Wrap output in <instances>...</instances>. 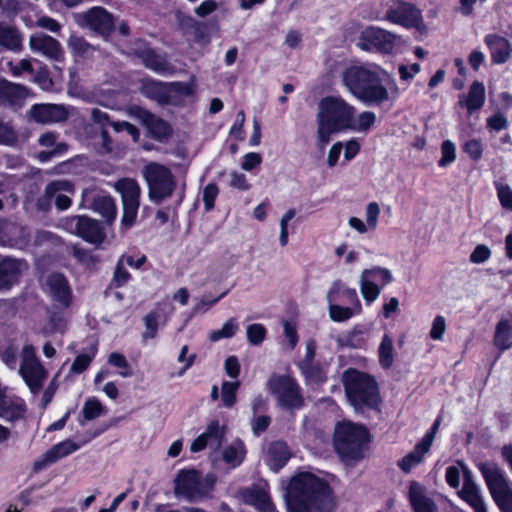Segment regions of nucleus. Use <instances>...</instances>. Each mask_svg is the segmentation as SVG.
Segmentation results:
<instances>
[{
    "instance_id": "obj_5",
    "label": "nucleus",
    "mask_w": 512,
    "mask_h": 512,
    "mask_svg": "<svg viewBox=\"0 0 512 512\" xmlns=\"http://www.w3.org/2000/svg\"><path fill=\"white\" fill-rule=\"evenodd\" d=\"M489 493L501 512H512V487L500 466L491 461L478 464Z\"/></svg>"
},
{
    "instance_id": "obj_13",
    "label": "nucleus",
    "mask_w": 512,
    "mask_h": 512,
    "mask_svg": "<svg viewBox=\"0 0 512 512\" xmlns=\"http://www.w3.org/2000/svg\"><path fill=\"white\" fill-rule=\"evenodd\" d=\"M73 19L82 28H89L102 36H108L114 29L112 15L102 7H93L76 13Z\"/></svg>"
},
{
    "instance_id": "obj_59",
    "label": "nucleus",
    "mask_w": 512,
    "mask_h": 512,
    "mask_svg": "<svg viewBox=\"0 0 512 512\" xmlns=\"http://www.w3.org/2000/svg\"><path fill=\"white\" fill-rule=\"evenodd\" d=\"M91 120L93 121L95 127L93 130L106 129L107 126H110L109 115L106 112L101 111L98 108H93L91 110Z\"/></svg>"
},
{
    "instance_id": "obj_48",
    "label": "nucleus",
    "mask_w": 512,
    "mask_h": 512,
    "mask_svg": "<svg viewBox=\"0 0 512 512\" xmlns=\"http://www.w3.org/2000/svg\"><path fill=\"white\" fill-rule=\"evenodd\" d=\"M195 82H171L167 83V90L169 95V103L171 102L172 94H178L181 96H191L194 92Z\"/></svg>"
},
{
    "instance_id": "obj_21",
    "label": "nucleus",
    "mask_w": 512,
    "mask_h": 512,
    "mask_svg": "<svg viewBox=\"0 0 512 512\" xmlns=\"http://www.w3.org/2000/svg\"><path fill=\"white\" fill-rule=\"evenodd\" d=\"M440 424V419H437L429 432L416 446L415 448L403 457L398 465L406 473L410 472L412 467L421 462L423 455L429 450L433 437Z\"/></svg>"
},
{
    "instance_id": "obj_25",
    "label": "nucleus",
    "mask_w": 512,
    "mask_h": 512,
    "mask_svg": "<svg viewBox=\"0 0 512 512\" xmlns=\"http://www.w3.org/2000/svg\"><path fill=\"white\" fill-rule=\"evenodd\" d=\"M27 268L25 262L13 258L0 259V289H9Z\"/></svg>"
},
{
    "instance_id": "obj_42",
    "label": "nucleus",
    "mask_w": 512,
    "mask_h": 512,
    "mask_svg": "<svg viewBox=\"0 0 512 512\" xmlns=\"http://www.w3.org/2000/svg\"><path fill=\"white\" fill-rule=\"evenodd\" d=\"M376 123V114L372 111H363L357 118L352 117L351 126L348 130L367 132Z\"/></svg>"
},
{
    "instance_id": "obj_29",
    "label": "nucleus",
    "mask_w": 512,
    "mask_h": 512,
    "mask_svg": "<svg viewBox=\"0 0 512 512\" xmlns=\"http://www.w3.org/2000/svg\"><path fill=\"white\" fill-rule=\"evenodd\" d=\"M484 41L490 49L493 63L503 64L510 58L512 48L507 39L496 34H489Z\"/></svg>"
},
{
    "instance_id": "obj_39",
    "label": "nucleus",
    "mask_w": 512,
    "mask_h": 512,
    "mask_svg": "<svg viewBox=\"0 0 512 512\" xmlns=\"http://www.w3.org/2000/svg\"><path fill=\"white\" fill-rule=\"evenodd\" d=\"M143 93L160 103H169L167 83L150 81L143 85Z\"/></svg>"
},
{
    "instance_id": "obj_28",
    "label": "nucleus",
    "mask_w": 512,
    "mask_h": 512,
    "mask_svg": "<svg viewBox=\"0 0 512 512\" xmlns=\"http://www.w3.org/2000/svg\"><path fill=\"white\" fill-rule=\"evenodd\" d=\"M386 17L391 22L406 27H418L421 21L419 10L408 3H402L396 8L389 10Z\"/></svg>"
},
{
    "instance_id": "obj_57",
    "label": "nucleus",
    "mask_w": 512,
    "mask_h": 512,
    "mask_svg": "<svg viewBox=\"0 0 512 512\" xmlns=\"http://www.w3.org/2000/svg\"><path fill=\"white\" fill-rule=\"evenodd\" d=\"M301 369L306 378L311 381L323 382L325 380V375L321 368L312 363H302Z\"/></svg>"
},
{
    "instance_id": "obj_46",
    "label": "nucleus",
    "mask_w": 512,
    "mask_h": 512,
    "mask_svg": "<svg viewBox=\"0 0 512 512\" xmlns=\"http://www.w3.org/2000/svg\"><path fill=\"white\" fill-rule=\"evenodd\" d=\"M0 357L3 363L12 370L19 368L20 352L14 344L7 345L1 352Z\"/></svg>"
},
{
    "instance_id": "obj_17",
    "label": "nucleus",
    "mask_w": 512,
    "mask_h": 512,
    "mask_svg": "<svg viewBox=\"0 0 512 512\" xmlns=\"http://www.w3.org/2000/svg\"><path fill=\"white\" fill-rule=\"evenodd\" d=\"M130 115L138 119L148 129L151 137L158 141L165 140L171 134L168 123L143 108H132Z\"/></svg>"
},
{
    "instance_id": "obj_50",
    "label": "nucleus",
    "mask_w": 512,
    "mask_h": 512,
    "mask_svg": "<svg viewBox=\"0 0 512 512\" xmlns=\"http://www.w3.org/2000/svg\"><path fill=\"white\" fill-rule=\"evenodd\" d=\"M108 363L114 367L121 369L119 375L126 378L132 375L131 367L126 357L118 352H112L108 357Z\"/></svg>"
},
{
    "instance_id": "obj_12",
    "label": "nucleus",
    "mask_w": 512,
    "mask_h": 512,
    "mask_svg": "<svg viewBox=\"0 0 512 512\" xmlns=\"http://www.w3.org/2000/svg\"><path fill=\"white\" fill-rule=\"evenodd\" d=\"M214 482L206 478L201 479L195 470H182L175 479V495L182 496L189 501H197L207 496Z\"/></svg>"
},
{
    "instance_id": "obj_63",
    "label": "nucleus",
    "mask_w": 512,
    "mask_h": 512,
    "mask_svg": "<svg viewBox=\"0 0 512 512\" xmlns=\"http://www.w3.org/2000/svg\"><path fill=\"white\" fill-rule=\"evenodd\" d=\"M36 26L52 33H58L61 30V24L49 16L39 17L36 20Z\"/></svg>"
},
{
    "instance_id": "obj_23",
    "label": "nucleus",
    "mask_w": 512,
    "mask_h": 512,
    "mask_svg": "<svg viewBox=\"0 0 512 512\" xmlns=\"http://www.w3.org/2000/svg\"><path fill=\"white\" fill-rule=\"evenodd\" d=\"M224 438V431L217 421L209 424L206 431L199 435L191 444L190 451L195 453L209 446L213 450H218Z\"/></svg>"
},
{
    "instance_id": "obj_61",
    "label": "nucleus",
    "mask_w": 512,
    "mask_h": 512,
    "mask_svg": "<svg viewBox=\"0 0 512 512\" xmlns=\"http://www.w3.org/2000/svg\"><path fill=\"white\" fill-rule=\"evenodd\" d=\"M491 250L488 246L479 244L475 247L470 255V261L475 264H480L489 259Z\"/></svg>"
},
{
    "instance_id": "obj_34",
    "label": "nucleus",
    "mask_w": 512,
    "mask_h": 512,
    "mask_svg": "<svg viewBox=\"0 0 512 512\" xmlns=\"http://www.w3.org/2000/svg\"><path fill=\"white\" fill-rule=\"evenodd\" d=\"M92 208L99 213L110 224L116 217V205L108 195L98 194L94 197Z\"/></svg>"
},
{
    "instance_id": "obj_14",
    "label": "nucleus",
    "mask_w": 512,
    "mask_h": 512,
    "mask_svg": "<svg viewBox=\"0 0 512 512\" xmlns=\"http://www.w3.org/2000/svg\"><path fill=\"white\" fill-rule=\"evenodd\" d=\"M69 115V107L54 103L34 104L27 112L29 120L43 125L65 122Z\"/></svg>"
},
{
    "instance_id": "obj_31",
    "label": "nucleus",
    "mask_w": 512,
    "mask_h": 512,
    "mask_svg": "<svg viewBox=\"0 0 512 512\" xmlns=\"http://www.w3.org/2000/svg\"><path fill=\"white\" fill-rule=\"evenodd\" d=\"M409 500L414 512H437V506L427 497L423 487L417 482L410 485Z\"/></svg>"
},
{
    "instance_id": "obj_30",
    "label": "nucleus",
    "mask_w": 512,
    "mask_h": 512,
    "mask_svg": "<svg viewBox=\"0 0 512 512\" xmlns=\"http://www.w3.org/2000/svg\"><path fill=\"white\" fill-rule=\"evenodd\" d=\"M0 46L12 52H20L23 48L20 30L14 25L0 22Z\"/></svg>"
},
{
    "instance_id": "obj_2",
    "label": "nucleus",
    "mask_w": 512,
    "mask_h": 512,
    "mask_svg": "<svg viewBox=\"0 0 512 512\" xmlns=\"http://www.w3.org/2000/svg\"><path fill=\"white\" fill-rule=\"evenodd\" d=\"M356 109L339 96H326L318 103L316 114V144L323 149L333 134L346 131L351 126Z\"/></svg>"
},
{
    "instance_id": "obj_4",
    "label": "nucleus",
    "mask_w": 512,
    "mask_h": 512,
    "mask_svg": "<svg viewBox=\"0 0 512 512\" xmlns=\"http://www.w3.org/2000/svg\"><path fill=\"white\" fill-rule=\"evenodd\" d=\"M343 385L349 402L356 410L377 406L379 402L378 387L376 381L369 375L349 369L343 375Z\"/></svg>"
},
{
    "instance_id": "obj_36",
    "label": "nucleus",
    "mask_w": 512,
    "mask_h": 512,
    "mask_svg": "<svg viewBox=\"0 0 512 512\" xmlns=\"http://www.w3.org/2000/svg\"><path fill=\"white\" fill-rule=\"evenodd\" d=\"M142 63L147 67L158 73L170 71V64L167 60L156 54L153 50H144L140 54Z\"/></svg>"
},
{
    "instance_id": "obj_26",
    "label": "nucleus",
    "mask_w": 512,
    "mask_h": 512,
    "mask_svg": "<svg viewBox=\"0 0 512 512\" xmlns=\"http://www.w3.org/2000/svg\"><path fill=\"white\" fill-rule=\"evenodd\" d=\"M59 192L74 193V184L65 179L54 180L48 183L45 187L44 193L39 196L36 201L37 209L43 212L49 211L55 193Z\"/></svg>"
},
{
    "instance_id": "obj_19",
    "label": "nucleus",
    "mask_w": 512,
    "mask_h": 512,
    "mask_svg": "<svg viewBox=\"0 0 512 512\" xmlns=\"http://www.w3.org/2000/svg\"><path fill=\"white\" fill-rule=\"evenodd\" d=\"M79 449V445L72 440H65L58 444L53 445L49 450L38 457L34 464L33 470L39 472L47 466L55 463L59 459L68 456Z\"/></svg>"
},
{
    "instance_id": "obj_55",
    "label": "nucleus",
    "mask_w": 512,
    "mask_h": 512,
    "mask_svg": "<svg viewBox=\"0 0 512 512\" xmlns=\"http://www.w3.org/2000/svg\"><path fill=\"white\" fill-rule=\"evenodd\" d=\"M246 333L248 341L253 345H258L265 339L266 329L261 324H251L247 327Z\"/></svg>"
},
{
    "instance_id": "obj_60",
    "label": "nucleus",
    "mask_w": 512,
    "mask_h": 512,
    "mask_svg": "<svg viewBox=\"0 0 512 512\" xmlns=\"http://www.w3.org/2000/svg\"><path fill=\"white\" fill-rule=\"evenodd\" d=\"M497 196L503 208L512 210V190L508 185H497Z\"/></svg>"
},
{
    "instance_id": "obj_38",
    "label": "nucleus",
    "mask_w": 512,
    "mask_h": 512,
    "mask_svg": "<svg viewBox=\"0 0 512 512\" xmlns=\"http://www.w3.org/2000/svg\"><path fill=\"white\" fill-rule=\"evenodd\" d=\"M360 290L367 302L375 301L380 295V288L372 281L371 272L362 271L360 275Z\"/></svg>"
},
{
    "instance_id": "obj_11",
    "label": "nucleus",
    "mask_w": 512,
    "mask_h": 512,
    "mask_svg": "<svg viewBox=\"0 0 512 512\" xmlns=\"http://www.w3.org/2000/svg\"><path fill=\"white\" fill-rule=\"evenodd\" d=\"M114 188L121 194L123 212L121 225L128 229L136 221L140 205L141 188L132 178H122L114 184Z\"/></svg>"
},
{
    "instance_id": "obj_33",
    "label": "nucleus",
    "mask_w": 512,
    "mask_h": 512,
    "mask_svg": "<svg viewBox=\"0 0 512 512\" xmlns=\"http://www.w3.org/2000/svg\"><path fill=\"white\" fill-rule=\"evenodd\" d=\"M269 462L272 469L277 472L289 460L291 454L286 443L276 441L270 444L268 449Z\"/></svg>"
},
{
    "instance_id": "obj_49",
    "label": "nucleus",
    "mask_w": 512,
    "mask_h": 512,
    "mask_svg": "<svg viewBox=\"0 0 512 512\" xmlns=\"http://www.w3.org/2000/svg\"><path fill=\"white\" fill-rule=\"evenodd\" d=\"M158 319L159 314L156 311H151L144 317L143 321L145 325V331L142 334L143 341L156 337L158 331Z\"/></svg>"
},
{
    "instance_id": "obj_47",
    "label": "nucleus",
    "mask_w": 512,
    "mask_h": 512,
    "mask_svg": "<svg viewBox=\"0 0 512 512\" xmlns=\"http://www.w3.org/2000/svg\"><path fill=\"white\" fill-rule=\"evenodd\" d=\"M18 142V134L11 122L0 118V145L14 146Z\"/></svg>"
},
{
    "instance_id": "obj_20",
    "label": "nucleus",
    "mask_w": 512,
    "mask_h": 512,
    "mask_svg": "<svg viewBox=\"0 0 512 512\" xmlns=\"http://www.w3.org/2000/svg\"><path fill=\"white\" fill-rule=\"evenodd\" d=\"M28 96V89L4 78L0 79V106L20 107Z\"/></svg>"
},
{
    "instance_id": "obj_40",
    "label": "nucleus",
    "mask_w": 512,
    "mask_h": 512,
    "mask_svg": "<svg viewBox=\"0 0 512 512\" xmlns=\"http://www.w3.org/2000/svg\"><path fill=\"white\" fill-rule=\"evenodd\" d=\"M393 351L394 347L392 338L389 335H384L378 350L379 363L382 368L388 369L392 366L394 362Z\"/></svg>"
},
{
    "instance_id": "obj_64",
    "label": "nucleus",
    "mask_w": 512,
    "mask_h": 512,
    "mask_svg": "<svg viewBox=\"0 0 512 512\" xmlns=\"http://www.w3.org/2000/svg\"><path fill=\"white\" fill-rule=\"evenodd\" d=\"M446 330V320L443 316H437L432 324V328L430 331V337L434 340H439L443 338V335Z\"/></svg>"
},
{
    "instance_id": "obj_15",
    "label": "nucleus",
    "mask_w": 512,
    "mask_h": 512,
    "mask_svg": "<svg viewBox=\"0 0 512 512\" xmlns=\"http://www.w3.org/2000/svg\"><path fill=\"white\" fill-rule=\"evenodd\" d=\"M29 48L49 60L61 62L64 59V50L58 40L43 33L35 32L30 35Z\"/></svg>"
},
{
    "instance_id": "obj_1",
    "label": "nucleus",
    "mask_w": 512,
    "mask_h": 512,
    "mask_svg": "<svg viewBox=\"0 0 512 512\" xmlns=\"http://www.w3.org/2000/svg\"><path fill=\"white\" fill-rule=\"evenodd\" d=\"M289 512H333L335 501L328 484L311 473L294 476L285 493Z\"/></svg>"
},
{
    "instance_id": "obj_6",
    "label": "nucleus",
    "mask_w": 512,
    "mask_h": 512,
    "mask_svg": "<svg viewBox=\"0 0 512 512\" xmlns=\"http://www.w3.org/2000/svg\"><path fill=\"white\" fill-rule=\"evenodd\" d=\"M368 432L360 425L352 422H342L335 427L334 446L342 457L359 459L367 442Z\"/></svg>"
},
{
    "instance_id": "obj_3",
    "label": "nucleus",
    "mask_w": 512,
    "mask_h": 512,
    "mask_svg": "<svg viewBox=\"0 0 512 512\" xmlns=\"http://www.w3.org/2000/svg\"><path fill=\"white\" fill-rule=\"evenodd\" d=\"M342 81L349 92L368 105H380L390 99L378 70L352 66L342 74Z\"/></svg>"
},
{
    "instance_id": "obj_27",
    "label": "nucleus",
    "mask_w": 512,
    "mask_h": 512,
    "mask_svg": "<svg viewBox=\"0 0 512 512\" xmlns=\"http://www.w3.org/2000/svg\"><path fill=\"white\" fill-rule=\"evenodd\" d=\"M26 229L6 219L0 220V241L9 246H21L27 241Z\"/></svg>"
},
{
    "instance_id": "obj_35",
    "label": "nucleus",
    "mask_w": 512,
    "mask_h": 512,
    "mask_svg": "<svg viewBox=\"0 0 512 512\" xmlns=\"http://www.w3.org/2000/svg\"><path fill=\"white\" fill-rule=\"evenodd\" d=\"M494 343L501 350L508 349L512 345V316L502 319L496 326Z\"/></svg>"
},
{
    "instance_id": "obj_41",
    "label": "nucleus",
    "mask_w": 512,
    "mask_h": 512,
    "mask_svg": "<svg viewBox=\"0 0 512 512\" xmlns=\"http://www.w3.org/2000/svg\"><path fill=\"white\" fill-rule=\"evenodd\" d=\"M92 140L101 154H110L114 151V142L106 129L93 130Z\"/></svg>"
},
{
    "instance_id": "obj_32",
    "label": "nucleus",
    "mask_w": 512,
    "mask_h": 512,
    "mask_svg": "<svg viewBox=\"0 0 512 512\" xmlns=\"http://www.w3.org/2000/svg\"><path fill=\"white\" fill-rule=\"evenodd\" d=\"M485 103V87L483 83L475 81L469 88L468 94L462 96L459 104L467 109L469 114L479 110Z\"/></svg>"
},
{
    "instance_id": "obj_51",
    "label": "nucleus",
    "mask_w": 512,
    "mask_h": 512,
    "mask_svg": "<svg viewBox=\"0 0 512 512\" xmlns=\"http://www.w3.org/2000/svg\"><path fill=\"white\" fill-rule=\"evenodd\" d=\"M237 330L238 324L234 319H229L226 323H224L220 330L212 331L209 335V339L212 342H216L223 338H231L235 335Z\"/></svg>"
},
{
    "instance_id": "obj_37",
    "label": "nucleus",
    "mask_w": 512,
    "mask_h": 512,
    "mask_svg": "<svg viewBox=\"0 0 512 512\" xmlns=\"http://www.w3.org/2000/svg\"><path fill=\"white\" fill-rule=\"evenodd\" d=\"M68 48L76 58H87L93 55L94 46L88 43L82 36L71 35L67 40Z\"/></svg>"
},
{
    "instance_id": "obj_58",
    "label": "nucleus",
    "mask_w": 512,
    "mask_h": 512,
    "mask_svg": "<svg viewBox=\"0 0 512 512\" xmlns=\"http://www.w3.org/2000/svg\"><path fill=\"white\" fill-rule=\"evenodd\" d=\"M110 126L113 128L115 132L126 131L131 135L134 142H137L140 137L139 130L133 124L127 121H113L110 123Z\"/></svg>"
},
{
    "instance_id": "obj_45",
    "label": "nucleus",
    "mask_w": 512,
    "mask_h": 512,
    "mask_svg": "<svg viewBox=\"0 0 512 512\" xmlns=\"http://www.w3.org/2000/svg\"><path fill=\"white\" fill-rule=\"evenodd\" d=\"M250 501L260 512H273V504L264 490L255 489L251 491Z\"/></svg>"
},
{
    "instance_id": "obj_56",
    "label": "nucleus",
    "mask_w": 512,
    "mask_h": 512,
    "mask_svg": "<svg viewBox=\"0 0 512 512\" xmlns=\"http://www.w3.org/2000/svg\"><path fill=\"white\" fill-rule=\"evenodd\" d=\"M380 215V206L376 202H370L366 207L365 220L366 225L370 230H375L378 224V217Z\"/></svg>"
},
{
    "instance_id": "obj_22",
    "label": "nucleus",
    "mask_w": 512,
    "mask_h": 512,
    "mask_svg": "<svg viewBox=\"0 0 512 512\" xmlns=\"http://www.w3.org/2000/svg\"><path fill=\"white\" fill-rule=\"evenodd\" d=\"M46 287L52 299L63 307L71 301V289L66 277L60 273H52L46 279Z\"/></svg>"
},
{
    "instance_id": "obj_18",
    "label": "nucleus",
    "mask_w": 512,
    "mask_h": 512,
    "mask_svg": "<svg viewBox=\"0 0 512 512\" xmlns=\"http://www.w3.org/2000/svg\"><path fill=\"white\" fill-rule=\"evenodd\" d=\"M342 289V282L337 280L333 282L330 290L327 293V301L329 303V316L334 322H343L347 321L351 317L361 312V308L352 307H343L337 302H339V293Z\"/></svg>"
},
{
    "instance_id": "obj_7",
    "label": "nucleus",
    "mask_w": 512,
    "mask_h": 512,
    "mask_svg": "<svg viewBox=\"0 0 512 512\" xmlns=\"http://www.w3.org/2000/svg\"><path fill=\"white\" fill-rule=\"evenodd\" d=\"M143 177L148 187V197L156 204L170 198L176 189L177 183L173 173L162 164H147L143 169Z\"/></svg>"
},
{
    "instance_id": "obj_54",
    "label": "nucleus",
    "mask_w": 512,
    "mask_h": 512,
    "mask_svg": "<svg viewBox=\"0 0 512 512\" xmlns=\"http://www.w3.org/2000/svg\"><path fill=\"white\" fill-rule=\"evenodd\" d=\"M95 353H96V347H93L92 355L81 354V355L77 356L70 367V371L73 373H76V374L82 373L84 370H86L89 367Z\"/></svg>"
},
{
    "instance_id": "obj_16",
    "label": "nucleus",
    "mask_w": 512,
    "mask_h": 512,
    "mask_svg": "<svg viewBox=\"0 0 512 512\" xmlns=\"http://www.w3.org/2000/svg\"><path fill=\"white\" fill-rule=\"evenodd\" d=\"M395 39V35L384 29L369 27L362 32L359 46L362 49H376L383 53H390L394 48Z\"/></svg>"
},
{
    "instance_id": "obj_43",
    "label": "nucleus",
    "mask_w": 512,
    "mask_h": 512,
    "mask_svg": "<svg viewBox=\"0 0 512 512\" xmlns=\"http://www.w3.org/2000/svg\"><path fill=\"white\" fill-rule=\"evenodd\" d=\"M245 455V448L241 441H235L223 451V460L233 466L239 465Z\"/></svg>"
},
{
    "instance_id": "obj_24",
    "label": "nucleus",
    "mask_w": 512,
    "mask_h": 512,
    "mask_svg": "<svg viewBox=\"0 0 512 512\" xmlns=\"http://www.w3.org/2000/svg\"><path fill=\"white\" fill-rule=\"evenodd\" d=\"M75 232L85 241L99 245L104 241L105 234L98 221L85 216L74 218Z\"/></svg>"
},
{
    "instance_id": "obj_8",
    "label": "nucleus",
    "mask_w": 512,
    "mask_h": 512,
    "mask_svg": "<svg viewBox=\"0 0 512 512\" xmlns=\"http://www.w3.org/2000/svg\"><path fill=\"white\" fill-rule=\"evenodd\" d=\"M18 374L32 394L37 395L43 389L49 373L37 357L36 348L32 344L27 343L20 350Z\"/></svg>"
},
{
    "instance_id": "obj_10",
    "label": "nucleus",
    "mask_w": 512,
    "mask_h": 512,
    "mask_svg": "<svg viewBox=\"0 0 512 512\" xmlns=\"http://www.w3.org/2000/svg\"><path fill=\"white\" fill-rule=\"evenodd\" d=\"M458 466L450 467V487H458L460 476L463 478V487L458 495L466 501L475 512H487L486 504L480 494L479 488L472 480V475L467 467L460 461Z\"/></svg>"
},
{
    "instance_id": "obj_62",
    "label": "nucleus",
    "mask_w": 512,
    "mask_h": 512,
    "mask_svg": "<svg viewBox=\"0 0 512 512\" xmlns=\"http://www.w3.org/2000/svg\"><path fill=\"white\" fill-rule=\"evenodd\" d=\"M218 187L216 184H208L203 191V202L207 211L214 207V201L218 195Z\"/></svg>"
},
{
    "instance_id": "obj_53",
    "label": "nucleus",
    "mask_w": 512,
    "mask_h": 512,
    "mask_svg": "<svg viewBox=\"0 0 512 512\" xmlns=\"http://www.w3.org/2000/svg\"><path fill=\"white\" fill-rule=\"evenodd\" d=\"M102 410L103 407L101 403L95 398H90L85 402L82 408V415L84 420L90 421L99 417L102 413Z\"/></svg>"
},
{
    "instance_id": "obj_44",
    "label": "nucleus",
    "mask_w": 512,
    "mask_h": 512,
    "mask_svg": "<svg viewBox=\"0 0 512 512\" xmlns=\"http://www.w3.org/2000/svg\"><path fill=\"white\" fill-rule=\"evenodd\" d=\"M240 386L239 381H224L221 386V400L226 408H231L237 400L236 392Z\"/></svg>"
},
{
    "instance_id": "obj_52",
    "label": "nucleus",
    "mask_w": 512,
    "mask_h": 512,
    "mask_svg": "<svg viewBox=\"0 0 512 512\" xmlns=\"http://www.w3.org/2000/svg\"><path fill=\"white\" fill-rule=\"evenodd\" d=\"M71 253L73 257L82 265L90 267L97 262L96 256L90 250H86L79 245H72Z\"/></svg>"
},
{
    "instance_id": "obj_9",
    "label": "nucleus",
    "mask_w": 512,
    "mask_h": 512,
    "mask_svg": "<svg viewBox=\"0 0 512 512\" xmlns=\"http://www.w3.org/2000/svg\"><path fill=\"white\" fill-rule=\"evenodd\" d=\"M266 388L284 409H299L304 404L301 388L290 376L273 374L269 377Z\"/></svg>"
}]
</instances>
